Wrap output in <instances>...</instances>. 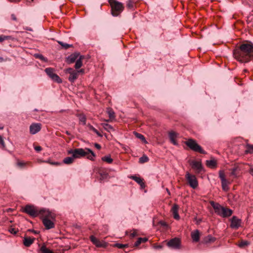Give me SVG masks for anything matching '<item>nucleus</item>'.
<instances>
[{
  "instance_id": "f257e3e1",
  "label": "nucleus",
  "mask_w": 253,
  "mask_h": 253,
  "mask_svg": "<svg viewBox=\"0 0 253 253\" xmlns=\"http://www.w3.org/2000/svg\"><path fill=\"white\" fill-rule=\"evenodd\" d=\"M233 55L241 63L249 62L253 58V43L251 42L242 43L234 50Z\"/></svg>"
},
{
  "instance_id": "f03ea898",
  "label": "nucleus",
  "mask_w": 253,
  "mask_h": 253,
  "mask_svg": "<svg viewBox=\"0 0 253 253\" xmlns=\"http://www.w3.org/2000/svg\"><path fill=\"white\" fill-rule=\"evenodd\" d=\"M55 214L49 210H41L40 218L45 228L48 230L54 227V221L55 220Z\"/></svg>"
},
{
  "instance_id": "7ed1b4c3",
  "label": "nucleus",
  "mask_w": 253,
  "mask_h": 253,
  "mask_svg": "<svg viewBox=\"0 0 253 253\" xmlns=\"http://www.w3.org/2000/svg\"><path fill=\"white\" fill-rule=\"evenodd\" d=\"M111 7L112 14L114 16H118L123 10L124 6L122 3L116 0H108Z\"/></svg>"
},
{
  "instance_id": "20e7f679",
  "label": "nucleus",
  "mask_w": 253,
  "mask_h": 253,
  "mask_svg": "<svg viewBox=\"0 0 253 253\" xmlns=\"http://www.w3.org/2000/svg\"><path fill=\"white\" fill-rule=\"evenodd\" d=\"M185 144L192 150L195 152H199L201 154H205L206 152L202 149L201 146L199 145L196 140L193 139H189L185 141Z\"/></svg>"
},
{
  "instance_id": "39448f33",
  "label": "nucleus",
  "mask_w": 253,
  "mask_h": 253,
  "mask_svg": "<svg viewBox=\"0 0 253 253\" xmlns=\"http://www.w3.org/2000/svg\"><path fill=\"white\" fill-rule=\"evenodd\" d=\"M185 179L189 185L193 189H196L198 186V181L197 177L194 174L187 171L185 176Z\"/></svg>"
},
{
  "instance_id": "423d86ee",
  "label": "nucleus",
  "mask_w": 253,
  "mask_h": 253,
  "mask_svg": "<svg viewBox=\"0 0 253 253\" xmlns=\"http://www.w3.org/2000/svg\"><path fill=\"white\" fill-rule=\"evenodd\" d=\"M23 211L33 217L41 215V210H38L36 207L32 205H26Z\"/></svg>"
},
{
  "instance_id": "0eeeda50",
  "label": "nucleus",
  "mask_w": 253,
  "mask_h": 253,
  "mask_svg": "<svg viewBox=\"0 0 253 253\" xmlns=\"http://www.w3.org/2000/svg\"><path fill=\"white\" fill-rule=\"evenodd\" d=\"M68 154H71L75 159L80 158L87 155L85 152V149L76 148L75 149H70L67 151Z\"/></svg>"
},
{
  "instance_id": "6e6552de",
  "label": "nucleus",
  "mask_w": 253,
  "mask_h": 253,
  "mask_svg": "<svg viewBox=\"0 0 253 253\" xmlns=\"http://www.w3.org/2000/svg\"><path fill=\"white\" fill-rule=\"evenodd\" d=\"M219 177L221 180L222 189L225 191H228L229 189L228 185L230 183V182L225 178V174L223 171L220 170L219 171Z\"/></svg>"
},
{
  "instance_id": "1a4fd4ad",
  "label": "nucleus",
  "mask_w": 253,
  "mask_h": 253,
  "mask_svg": "<svg viewBox=\"0 0 253 253\" xmlns=\"http://www.w3.org/2000/svg\"><path fill=\"white\" fill-rule=\"evenodd\" d=\"M90 241L91 242L98 248H106L108 246V243L105 242L103 240H99L95 237L93 235H91L89 237Z\"/></svg>"
},
{
  "instance_id": "9d476101",
  "label": "nucleus",
  "mask_w": 253,
  "mask_h": 253,
  "mask_svg": "<svg viewBox=\"0 0 253 253\" xmlns=\"http://www.w3.org/2000/svg\"><path fill=\"white\" fill-rule=\"evenodd\" d=\"M167 245L169 248L174 249H178L180 247L181 241L179 238H174L168 242Z\"/></svg>"
},
{
  "instance_id": "9b49d317",
  "label": "nucleus",
  "mask_w": 253,
  "mask_h": 253,
  "mask_svg": "<svg viewBox=\"0 0 253 253\" xmlns=\"http://www.w3.org/2000/svg\"><path fill=\"white\" fill-rule=\"evenodd\" d=\"M210 204L213 208L215 213L220 216L224 207L221 206L219 203H215L213 201H210Z\"/></svg>"
},
{
  "instance_id": "f8f14e48",
  "label": "nucleus",
  "mask_w": 253,
  "mask_h": 253,
  "mask_svg": "<svg viewBox=\"0 0 253 253\" xmlns=\"http://www.w3.org/2000/svg\"><path fill=\"white\" fill-rule=\"evenodd\" d=\"M66 73H68L70 74L68 80L71 83H74L75 81L78 78V73L76 70L72 68H68L66 70Z\"/></svg>"
},
{
  "instance_id": "ddd939ff",
  "label": "nucleus",
  "mask_w": 253,
  "mask_h": 253,
  "mask_svg": "<svg viewBox=\"0 0 253 253\" xmlns=\"http://www.w3.org/2000/svg\"><path fill=\"white\" fill-rule=\"evenodd\" d=\"M192 169L195 170V172L197 174L199 173L203 169L202 163L201 162L192 161L190 163Z\"/></svg>"
},
{
  "instance_id": "4468645a",
  "label": "nucleus",
  "mask_w": 253,
  "mask_h": 253,
  "mask_svg": "<svg viewBox=\"0 0 253 253\" xmlns=\"http://www.w3.org/2000/svg\"><path fill=\"white\" fill-rule=\"evenodd\" d=\"M241 220L236 216H233L231 219L230 227L233 229H237L241 226Z\"/></svg>"
},
{
  "instance_id": "2eb2a0df",
  "label": "nucleus",
  "mask_w": 253,
  "mask_h": 253,
  "mask_svg": "<svg viewBox=\"0 0 253 253\" xmlns=\"http://www.w3.org/2000/svg\"><path fill=\"white\" fill-rule=\"evenodd\" d=\"M42 128L40 123H33L30 126V132L32 134H35L39 132Z\"/></svg>"
},
{
  "instance_id": "dca6fc26",
  "label": "nucleus",
  "mask_w": 253,
  "mask_h": 253,
  "mask_svg": "<svg viewBox=\"0 0 253 253\" xmlns=\"http://www.w3.org/2000/svg\"><path fill=\"white\" fill-rule=\"evenodd\" d=\"M169 135L171 143L174 145H177L178 143L176 141V138L178 136V134L174 131H171L169 132Z\"/></svg>"
},
{
  "instance_id": "f3484780",
  "label": "nucleus",
  "mask_w": 253,
  "mask_h": 253,
  "mask_svg": "<svg viewBox=\"0 0 253 253\" xmlns=\"http://www.w3.org/2000/svg\"><path fill=\"white\" fill-rule=\"evenodd\" d=\"M179 207L176 204H174L171 209V211L173 214V218L176 220H179L180 216L178 213Z\"/></svg>"
},
{
  "instance_id": "a211bd4d",
  "label": "nucleus",
  "mask_w": 253,
  "mask_h": 253,
  "mask_svg": "<svg viewBox=\"0 0 253 253\" xmlns=\"http://www.w3.org/2000/svg\"><path fill=\"white\" fill-rule=\"evenodd\" d=\"M191 237L193 242H198L200 240V232L198 230H195L191 233Z\"/></svg>"
},
{
  "instance_id": "6ab92c4d",
  "label": "nucleus",
  "mask_w": 253,
  "mask_h": 253,
  "mask_svg": "<svg viewBox=\"0 0 253 253\" xmlns=\"http://www.w3.org/2000/svg\"><path fill=\"white\" fill-rule=\"evenodd\" d=\"M35 238L31 237H25L23 239V244L27 247H30L34 242Z\"/></svg>"
},
{
  "instance_id": "aec40b11",
  "label": "nucleus",
  "mask_w": 253,
  "mask_h": 253,
  "mask_svg": "<svg viewBox=\"0 0 253 253\" xmlns=\"http://www.w3.org/2000/svg\"><path fill=\"white\" fill-rule=\"evenodd\" d=\"M130 178L136 182L138 184H139L142 188L145 187V185L143 182V179L141 177L136 176L135 175H132L131 176Z\"/></svg>"
},
{
  "instance_id": "412c9836",
  "label": "nucleus",
  "mask_w": 253,
  "mask_h": 253,
  "mask_svg": "<svg viewBox=\"0 0 253 253\" xmlns=\"http://www.w3.org/2000/svg\"><path fill=\"white\" fill-rule=\"evenodd\" d=\"M233 213V211L231 209L224 208L220 216L225 218L230 216Z\"/></svg>"
},
{
  "instance_id": "4be33fe9",
  "label": "nucleus",
  "mask_w": 253,
  "mask_h": 253,
  "mask_svg": "<svg viewBox=\"0 0 253 253\" xmlns=\"http://www.w3.org/2000/svg\"><path fill=\"white\" fill-rule=\"evenodd\" d=\"M85 152L87 153V155L85 156L87 158L90 160L93 161L94 158L96 156L94 153L89 148H85Z\"/></svg>"
},
{
  "instance_id": "5701e85b",
  "label": "nucleus",
  "mask_w": 253,
  "mask_h": 253,
  "mask_svg": "<svg viewBox=\"0 0 253 253\" xmlns=\"http://www.w3.org/2000/svg\"><path fill=\"white\" fill-rule=\"evenodd\" d=\"M79 54L78 53H74L68 56L67 58V62L68 63L71 64L74 63L78 59Z\"/></svg>"
},
{
  "instance_id": "b1692460",
  "label": "nucleus",
  "mask_w": 253,
  "mask_h": 253,
  "mask_svg": "<svg viewBox=\"0 0 253 253\" xmlns=\"http://www.w3.org/2000/svg\"><path fill=\"white\" fill-rule=\"evenodd\" d=\"M84 58V56L81 55L76 62L75 65V68L76 69H78L80 68L82 65V60Z\"/></svg>"
},
{
  "instance_id": "393cba45",
  "label": "nucleus",
  "mask_w": 253,
  "mask_h": 253,
  "mask_svg": "<svg viewBox=\"0 0 253 253\" xmlns=\"http://www.w3.org/2000/svg\"><path fill=\"white\" fill-rule=\"evenodd\" d=\"M126 5L128 9L133 10L135 6V2L133 0H128L126 1Z\"/></svg>"
},
{
  "instance_id": "a878e982",
  "label": "nucleus",
  "mask_w": 253,
  "mask_h": 253,
  "mask_svg": "<svg viewBox=\"0 0 253 253\" xmlns=\"http://www.w3.org/2000/svg\"><path fill=\"white\" fill-rule=\"evenodd\" d=\"M216 240V238L215 237H212L211 235H208L204 239V242L205 243L208 244L210 243H213Z\"/></svg>"
},
{
  "instance_id": "bb28decb",
  "label": "nucleus",
  "mask_w": 253,
  "mask_h": 253,
  "mask_svg": "<svg viewBox=\"0 0 253 253\" xmlns=\"http://www.w3.org/2000/svg\"><path fill=\"white\" fill-rule=\"evenodd\" d=\"M39 252L40 253H54L52 251L47 249L44 245L42 246Z\"/></svg>"
},
{
  "instance_id": "cd10ccee",
  "label": "nucleus",
  "mask_w": 253,
  "mask_h": 253,
  "mask_svg": "<svg viewBox=\"0 0 253 253\" xmlns=\"http://www.w3.org/2000/svg\"><path fill=\"white\" fill-rule=\"evenodd\" d=\"M101 126L106 130L108 132H111V131L114 130L113 126L107 123H102Z\"/></svg>"
},
{
  "instance_id": "c85d7f7f",
  "label": "nucleus",
  "mask_w": 253,
  "mask_h": 253,
  "mask_svg": "<svg viewBox=\"0 0 253 253\" xmlns=\"http://www.w3.org/2000/svg\"><path fill=\"white\" fill-rule=\"evenodd\" d=\"M75 158L72 157H67L64 159L63 162L64 164L70 165L73 163Z\"/></svg>"
},
{
  "instance_id": "c756f323",
  "label": "nucleus",
  "mask_w": 253,
  "mask_h": 253,
  "mask_svg": "<svg viewBox=\"0 0 253 253\" xmlns=\"http://www.w3.org/2000/svg\"><path fill=\"white\" fill-rule=\"evenodd\" d=\"M77 116L79 118V121L81 123H82L83 125H85L86 124V118L85 115L84 114H78Z\"/></svg>"
},
{
  "instance_id": "7c9ffc66",
  "label": "nucleus",
  "mask_w": 253,
  "mask_h": 253,
  "mask_svg": "<svg viewBox=\"0 0 253 253\" xmlns=\"http://www.w3.org/2000/svg\"><path fill=\"white\" fill-rule=\"evenodd\" d=\"M148 241L147 238H138L136 242L135 243L134 246L138 247L141 243H145Z\"/></svg>"
},
{
  "instance_id": "2f4dec72",
  "label": "nucleus",
  "mask_w": 253,
  "mask_h": 253,
  "mask_svg": "<svg viewBox=\"0 0 253 253\" xmlns=\"http://www.w3.org/2000/svg\"><path fill=\"white\" fill-rule=\"evenodd\" d=\"M206 165L208 167L212 168L216 167V162L214 160H207L206 161Z\"/></svg>"
},
{
  "instance_id": "473e14b6",
  "label": "nucleus",
  "mask_w": 253,
  "mask_h": 253,
  "mask_svg": "<svg viewBox=\"0 0 253 253\" xmlns=\"http://www.w3.org/2000/svg\"><path fill=\"white\" fill-rule=\"evenodd\" d=\"M45 72L47 75L50 78L52 77L53 75L55 74L54 73V69L52 68H47L45 69Z\"/></svg>"
},
{
  "instance_id": "72a5a7b5",
  "label": "nucleus",
  "mask_w": 253,
  "mask_h": 253,
  "mask_svg": "<svg viewBox=\"0 0 253 253\" xmlns=\"http://www.w3.org/2000/svg\"><path fill=\"white\" fill-rule=\"evenodd\" d=\"M103 161L106 162L108 164H111L113 162V159L111 158L110 155L105 156L101 158Z\"/></svg>"
},
{
  "instance_id": "f704fd0d",
  "label": "nucleus",
  "mask_w": 253,
  "mask_h": 253,
  "mask_svg": "<svg viewBox=\"0 0 253 253\" xmlns=\"http://www.w3.org/2000/svg\"><path fill=\"white\" fill-rule=\"evenodd\" d=\"M247 149L245 151L246 154H252L253 153V145L248 144L246 145Z\"/></svg>"
},
{
  "instance_id": "c9c22d12",
  "label": "nucleus",
  "mask_w": 253,
  "mask_h": 253,
  "mask_svg": "<svg viewBox=\"0 0 253 253\" xmlns=\"http://www.w3.org/2000/svg\"><path fill=\"white\" fill-rule=\"evenodd\" d=\"M53 81L56 82L57 83H62V80L56 74L53 75L51 78Z\"/></svg>"
},
{
  "instance_id": "e433bc0d",
  "label": "nucleus",
  "mask_w": 253,
  "mask_h": 253,
  "mask_svg": "<svg viewBox=\"0 0 253 253\" xmlns=\"http://www.w3.org/2000/svg\"><path fill=\"white\" fill-rule=\"evenodd\" d=\"M249 244L250 243L248 241L242 240L238 244V246L240 248H243L245 247L248 246Z\"/></svg>"
},
{
  "instance_id": "4c0bfd02",
  "label": "nucleus",
  "mask_w": 253,
  "mask_h": 253,
  "mask_svg": "<svg viewBox=\"0 0 253 253\" xmlns=\"http://www.w3.org/2000/svg\"><path fill=\"white\" fill-rule=\"evenodd\" d=\"M88 126L90 130H92L93 132H94L98 136L102 137V135L92 126L89 125Z\"/></svg>"
},
{
  "instance_id": "58836bf2",
  "label": "nucleus",
  "mask_w": 253,
  "mask_h": 253,
  "mask_svg": "<svg viewBox=\"0 0 253 253\" xmlns=\"http://www.w3.org/2000/svg\"><path fill=\"white\" fill-rule=\"evenodd\" d=\"M135 135L137 138H139L142 141H143L144 143H147V141H146L144 136L142 134L137 133V132H135Z\"/></svg>"
},
{
  "instance_id": "ea45409f",
  "label": "nucleus",
  "mask_w": 253,
  "mask_h": 253,
  "mask_svg": "<svg viewBox=\"0 0 253 253\" xmlns=\"http://www.w3.org/2000/svg\"><path fill=\"white\" fill-rule=\"evenodd\" d=\"M149 161V158L146 155H143L141 157L139 158V163H144L147 162Z\"/></svg>"
},
{
  "instance_id": "a19ab883",
  "label": "nucleus",
  "mask_w": 253,
  "mask_h": 253,
  "mask_svg": "<svg viewBox=\"0 0 253 253\" xmlns=\"http://www.w3.org/2000/svg\"><path fill=\"white\" fill-rule=\"evenodd\" d=\"M58 42L59 44H60L65 49H68V48L72 46V44L65 43L61 41H58Z\"/></svg>"
},
{
  "instance_id": "79ce46f5",
  "label": "nucleus",
  "mask_w": 253,
  "mask_h": 253,
  "mask_svg": "<svg viewBox=\"0 0 253 253\" xmlns=\"http://www.w3.org/2000/svg\"><path fill=\"white\" fill-rule=\"evenodd\" d=\"M114 247H117L119 249H123L125 247H127L128 245L127 244H122L120 243H116L114 244Z\"/></svg>"
},
{
  "instance_id": "37998d69",
  "label": "nucleus",
  "mask_w": 253,
  "mask_h": 253,
  "mask_svg": "<svg viewBox=\"0 0 253 253\" xmlns=\"http://www.w3.org/2000/svg\"><path fill=\"white\" fill-rule=\"evenodd\" d=\"M11 39V36H6L4 35L0 36V42H2L5 40H8Z\"/></svg>"
},
{
  "instance_id": "c03bdc74",
  "label": "nucleus",
  "mask_w": 253,
  "mask_h": 253,
  "mask_svg": "<svg viewBox=\"0 0 253 253\" xmlns=\"http://www.w3.org/2000/svg\"><path fill=\"white\" fill-rule=\"evenodd\" d=\"M107 112L110 118H115L114 112L112 109L108 110Z\"/></svg>"
},
{
  "instance_id": "a18cd8bd",
  "label": "nucleus",
  "mask_w": 253,
  "mask_h": 253,
  "mask_svg": "<svg viewBox=\"0 0 253 253\" xmlns=\"http://www.w3.org/2000/svg\"><path fill=\"white\" fill-rule=\"evenodd\" d=\"M0 144L1 145L2 148H5V144L4 140L1 136L0 135Z\"/></svg>"
},
{
  "instance_id": "49530a36",
  "label": "nucleus",
  "mask_w": 253,
  "mask_h": 253,
  "mask_svg": "<svg viewBox=\"0 0 253 253\" xmlns=\"http://www.w3.org/2000/svg\"><path fill=\"white\" fill-rule=\"evenodd\" d=\"M35 56L36 58H39V59H40L41 60H42V61H45L46 60L45 57L43 55H42V54H37L35 55Z\"/></svg>"
},
{
  "instance_id": "de8ad7c7",
  "label": "nucleus",
  "mask_w": 253,
  "mask_h": 253,
  "mask_svg": "<svg viewBox=\"0 0 253 253\" xmlns=\"http://www.w3.org/2000/svg\"><path fill=\"white\" fill-rule=\"evenodd\" d=\"M138 235L137 231L135 229L133 230L132 233H131L130 235V236L131 238H133L135 236H137Z\"/></svg>"
},
{
  "instance_id": "09e8293b",
  "label": "nucleus",
  "mask_w": 253,
  "mask_h": 253,
  "mask_svg": "<svg viewBox=\"0 0 253 253\" xmlns=\"http://www.w3.org/2000/svg\"><path fill=\"white\" fill-rule=\"evenodd\" d=\"M236 170H237V168H233L232 169V170H231V172L230 175H233L234 177H236L237 176V175H236Z\"/></svg>"
},
{
  "instance_id": "8fccbe9b",
  "label": "nucleus",
  "mask_w": 253,
  "mask_h": 253,
  "mask_svg": "<svg viewBox=\"0 0 253 253\" xmlns=\"http://www.w3.org/2000/svg\"><path fill=\"white\" fill-rule=\"evenodd\" d=\"M26 163H24L23 162H20V161H18L17 162V165L20 167V168H22L24 166H25L26 165Z\"/></svg>"
},
{
  "instance_id": "3c124183",
  "label": "nucleus",
  "mask_w": 253,
  "mask_h": 253,
  "mask_svg": "<svg viewBox=\"0 0 253 253\" xmlns=\"http://www.w3.org/2000/svg\"><path fill=\"white\" fill-rule=\"evenodd\" d=\"M34 149L37 152H40L42 149V147L40 146H36L34 147Z\"/></svg>"
},
{
  "instance_id": "603ef678",
  "label": "nucleus",
  "mask_w": 253,
  "mask_h": 253,
  "mask_svg": "<svg viewBox=\"0 0 253 253\" xmlns=\"http://www.w3.org/2000/svg\"><path fill=\"white\" fill-rule=\"evenodd\" d=\"M76 72L78 73V75H79V74H83L84 73V70L83 69H80L79 70L76 71Z\"/></svg>"
},
{
  "instance_id": "864d4df0",
  "label": "nucleus",
  "mask_w": 253,
  "mask_h": 253,
  "mask_svg": "<svg viewBox=\"0 0 253 253\" xmlns=\"http://www.w3.org/2000/svg\"><path fill=\"white\" fill-rule=\"evenodd\" d=\"M11 17L12 20H13L14 21L17 20V18H16V15L15 14H12L11 15Z\"/></svg>"
},
{
  "instance_id": "5fc2aeb1",
  "label": "nucleus",
  "mask_w": 253,
  "mask_h": 253,
  "mask_svg": "<svg viewBox=\"0 0 253 253\" xmlns=\"http://www.w3.org/2000/svg\"><path fill=\"white\" fill-rule=\"evenodd\" d=\"M9 231L13 234H16L17 233V231L14 229L11 228L9 230Z\"/></svg>"
},
{
  "instance_id": "6e6d98bb",
  "label": "nucleus",
  "mask_w": 253,
  "mask_h": 253,
  "mask_svg": "<svg viewBox=\"0 0 253 253\" xmlns=\"http://www.w3.org/2000/svg\"><path fill=\"white\" fill-rule=\"evenodd\" d=\"M94 146L97 149H101V146L100 144L98 143H95Z\"/></svg>"
},
{
  "instance_id": "4d7b16f0",
  "label": "nucleus",
  "mask_w": 253,
  "mask_h": 253,
  "mask_svg": "<svg viewBox=\"0 0 253 253\" xmlns=\"http://www.w3.org/2000/svg\"><path fill=\"white\" fill-rule=\"evenodd\" d=\"M50 164L53 165H59V163L58 162H49Z\"/></svg>"
},
{
  "instance_id": "13d9d810",
  "label": "nucleus",
  "mask_w": 253,
  "mask_h": 253,
  "mask_svg": "<svg viewBox=\"0 0 253 253\" xmlns=\"http://www.w3.org/2000/svg\"><path fill=\"white\" fill-rule=\"evenodd\" d=\"M249 172L253 176V168L250 169Z\"/></svg>"
},
{
  "instance_id": "bf43d9fd",
  "label": "nucleus",
  "mask_w": 253,
  "mask_h": 253,
  "mask_svg": "<svg viewBox=\"0 0 253 253\" xmlns=\"http://www.w3.org/2000/svg\"><path fill=\"white\" fill-rule=\"evenodd\" d=\"M4 61H6V60H4L3 57L0 56V62H2Z\"/></svg>"
},
{
  "instance_id": "052dcab7",
  "label": "nucleus",
  "mask_w": 253,
  "mask_h": 253,
  "mask_svg": "<svg viewBox=\"0 0 253 253\" xmlns=\"http://www.w3.org/2000/svg\"><path fill=\"white\" fill-rule=\"evenodd\" d=\"M252 19H253V18H252V17H248L247 21H248V22H251V21Z\"/></svg>"
},
{
  "instance_id": "680f3d73",
  "label": "nucleus",
  "mask_w": 253,
  "mask_h": 253,
  "mask_svg": "<svg viewBox=\"0 0 253 253\" xmlns=\"http://www.w3.org/2000/svg\"><path fill=\"white\" fill-rule=\"evenodd\" d=\"M25 30H28V31H32V29L31 28H29V27H26L25 28Z\"/></svg>"
},
{
  "instance_id": "e2e57ef3",
  "label": "nucleus",
  "mask_w": 253,
  "mask_h": 253,
  "mask_svg": "<svg viewBox=\"0 0 253 253\" xmlns=\"http://www.w3.org/2000/svg\"><path fill=\"white\" fill-rule=\"evenodd\" d=\"M155 248L156 249H162V246H161V245H159V246H156Z\"/></svg>"
},
{
  "instance_id": "0e129e2a",
  "label": "nucleus",
  "mask_w": 253,
  "mask_h": 253,
  "mask_svg": "<svg viewBox=\"0 0 253 253\" xmlns=\"http://www.w3.org/2000/svg\"><path fill=\"white\" fill-rule=\"evenodd\" d=\"M161 224L162 225H163V226H166L167 225V224L166 222H161Z\"/></svg>"
},
{
  "instance_id": "69168bd1",
  "label": "nucleus",
  "mask_w": 253,
  "mask_h": 253,
  "mask_svg": "<svg viewBox=\"0 0 253 253\" xmlns=\"http://www.w3.org/2000/svg\"><path fill=\"white\" fill-rule=\"evenodd\" d=\"M201 221V219H199L198 220H197V224H199Z\"/></svg>"
},
{
  "instance_id": "338daca9",
  "label": "nucleus",
  "mask_w": 253,
  "mask_h": 253,
  "mask_svg": "<svg viewBox=\"0 0 253 253\" xmlns=\"http://www.w3.org/2000/svg\"><path fill=\"white\" fill-rule=\"evenodd\" d=\"M66 134H67L68 135H70V133L68 131L66 132Z\"/></svg>"
},
{
  "instance_id": "774afa93",
  "label": "nucleus",
  "mask_w": 253,
  "mask_h": 253,
  "mask_svg": "<svg viewBox=\"0 0 253 253\" xmlns=\"http://www.w3.org/2000/svg\"><path fill=\"white\" fill-rule=\"evenodd\" d=\"M3 128V126L0 127V129H2Z\"/></svg>"
}]
</instances>
